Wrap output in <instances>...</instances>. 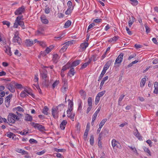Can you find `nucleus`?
<instances>
[{"label":"nucleus","mask_w":158,"mask_h":158,"mask_svg":"<svg viewBox=\"0 0 158 158\" xmlns=\"http://www.w3.org/2000/svg\"><path fill=\"white\" fill-rule=\"evenodd\" d=\"M10 99V95H8L6 98L5 99V104L7 107H8L9 106Z\"/></svg>","instance_id":"16"},{"label":"nucleus","mask_w":158,"mask_h":158,"mask_svg":"<svg viewBox=\"0 0 158 158\" xmlns=\"http://www.w3.org/2000/svg\"><path fill=\"white\" fill-rule=\"evenodd\" d=\"M146 81V78H143L142 79L141 81V82L140 83V86L141 87H142L143 86L145 83V81Z\"/></svg>","instance_id":"25"},{"label":"nucleus","mask_w":158,"mask_h":158,"mask_svg":"<svg viewBox=\"0 0 158 158\" xmlns=\"http://www.w3.org/2000/svg\"><path fill=\"white\" fill-rule=\"evenodd\" d=\"M72 9L71 8H68L67 10L65 11V14L66 15H69L71 12Z\"/></svg>","instance_id":"52"},{"label":"nucleus","mask_w":158,"mask_h":158,"mask_svg":"<svg viewBox=\"0 0 158 158\" xmlns=\"http://www.w3.org/2000/svg\"><path fill=\"white\" fill-rule=\"evenodd\" d=\"M75 115V114L72 113H71V114L70 115H67L68 117L70 118V119L72 120L73 121V119H74V117Z\"/></svg>","instance_id":"40"},{"label":"nucleus","mask_w":158,"mask_h":158,"mask_svg":"<svg viewBox=\"0 0 158 158\" xmlns=\"http://www.w3.org/2000/svg\"><path fill=\"white\" fill-rule=\"evenodd\" d=\"M25 8L24 6H22L18 8L15 12V15H21L25 11Z\"/></svg>","instance_id":"8"},{"label":"nucleus","mask_w":158,"mask_h":158,"mask_svg":"<svg viewBox=\"0 0 158 158\" xmlns=\"http://www.w3.org/2000/svg\"><path fill=\"white\" fill-rule=\"evenodd\" d=\"M45 152V150H43L41 152H36V154L38 155H41L44 154Z\"/></svg>","instance_id":"51"},{"label":"nucleus","mask_w":158,"mask_h":158,"mask_svg":"<svg viewBox=\"0 0 158 158\" xmlns=\"http://www.w3.org/2000/svg\"><path fill=\"white\" fill-rule=\"evenodd\" d=\"M14 54L15 55L17 56H20L21 55V54L19 52L18 50H15Z\"/></svg>","instance_id":"58"},{"label":"nucleus","mask_w":158,"mask_h":158,"mask_svg":"<svg viewBox=\"0 0 158 158\" xmlns=\"http://www.w3.org/2000/svg\"><path fill=\"white\" fill-rule=\"evenodd\" d=\"M88 103L89 106H92V99L91 97H89L88 99Z\"/></svg>","instance_id":"39"},{"label":"nucleus","mask_w":158,"mask_h":158,"mask_svg":"<svg viewBox=\"0 0 158 158\" xmlns=\"http://www.w3.org/2000/svg\"><path fill=\"white\" fill-rule=\"evenodd\" d=\"M144 26H145V28H146V32L147 33H148L149 32H150V28L146 24H145Z\"/></svg>","instance_id":"54"},{"label":"nucleus","mask_w":158,"mask_h":158,"mask_svg":"<svg viewBox=\"0 0 158 158\" xmlns=\"http://www.w3.org/2000/svg\"><path fill=\"white\" fill-rule=\"evenodd\" d=\"M68 89V86H63V87L62 88V91L64 93V92H66L67 90Z\"/></svg>","instance_id":"56"},{"label":"nucleus","mask_w":158,"mask_h":158,"mask_svg":"<svg viewBox=\"0 0 158 158\" xmlns=\"http://www.w3.org/2000/svg\"><path fill=\"white\" fill-rule=\"evenodd\" d=\"M19 33L18 31L15 32L12 41L13 42H17L19 44H20L22 43L21 40V39L19 36Z\"/></svg>","instance_id":"5"},{"label":"nucleus","mask_w":158,"mask_h":158,"mask_svg":"<svg viewBox=\"0 0 158 158\" xmlns=\"http://www.w3.org/2000/svg\"><path fill=\"white\" fill-rule=\"evenodd\" d=\"M100 98L99 97H98V95H97L95 101V105H97L99 102L100 100Z\"/></svg>","instance_id":"47"},{"label":"nucleus","mask_w":158,"mask_h":158,"mask_svg":"<svg viewBox=\"0 0 158 158\" xmlns=\"http://www.w3.org/2000/svg\"><path fill=\"white\" fill-rule=\"evenodd\" d=\"M44 29L43 27H40L37 31L36 34L37 35H41L44 34Z\"/></svg>","instance_id":"21"},{"label":"nucleus","mask_w":158,"mask_h":158,"mask_svg":"<svg viewBox=\"0 0 158 158\" xmlns=\"http://www.w3.org/2000/svg\"><path fill=\"white\" fill-rule=\"evenodd\" d=\"M67 4L69 8H71L72 4V2L70 1H69L68 2Z\"/></svg>","instance_id":"55"},{"label":"nucleus","mask_w":158,"mask_h":158,"mask_svg":"<svg viewBox=\"0 0 158 158\" xmlns=\"http://www.w3.org/2000/svg\"><path fill=\"white\" fill-rule=\"evenodd\" d=\"M23 19V15L18 16L16 18L15 22L14 24V27L17 28L19 25L21 26L23 29L24 28V23L22 20Z\"/></svg>","instance_id":"1"},{"label":"nucleus","mask_w":158,"mask_h":158,"mask_svg":"<svg viewBox=\"0 0 158 158\" xmlns=\"http://www.w3.org/2000/svg\"><path fill=\"white\" fill-rule=\"evenodd\" d=\"M136 56V55L135 54H134L133 55L130 56L128 58V60H130L132 58L135 57Z\"/></svg>","instance_id":"62"},{"label":"nucleus","mask_w":158,"mask_h":158,"mask_svg":"<svg viewBox=\"0 0 158 158\" xmlns=\"http://www.w3.org/2000/svg\"><path fill=\"white\" fill-rule=\"evenodd\" d=\"M111 143L112 147L114 148L115 146L117 147V143H118L115 139H113Z\"/></svg>","instance_id":"27"},{"label":"nucleus","mask_w":158,"mask_h":158,"mask_svg":"<svg viewBox=\"0 0 158 158\" xmlns=\"http://www.w3.org/2000/svg\"><path fill=\"white\" fill-rule=\"evenodd\" d=\"M80 61V60H77L73 61L71 64H69L70 65L69 67L71 68L77 66L79 64Z\"/></svg>","instance_id":"12"},{"label":"nucleus","mask_w":158,"mask_h":158,"mask_svg":"<svg viewBox=\"0 0 158 158\" xmlns=\"http://www.w3.org/2000/svg\"><path fill=\"white\" fill-rule=\"evenodd\" d=\"M25 44L28 46H31L34 44V42L30 39L27 40L25 42Z\"/></svg>","instance_id":"17"},{"label":"nucleus","mask_w":158,"mask_h":158,"mask_svg":"<svg viewBox=\"0 0 158 158\" xmlns=\"http://www.w3.org/2000/svg\"><path fill=\"white\" fill-rule=\"evenodd\" d=\"M71 44V42L70 41H68L67 43H66V44L64 46L66 49L68 48L69 45Z\"/></svg>","instance_id":"61"},{"label":"nucleus","mask_w":158,"mask_h":158,"mask_svg":"<svg viewBox=\"0 0 158 158\" xmlns=\"http://www.w3.org/2000/svg\"><path fill=\"white\" fill-rule=\"evenodd\" d=\"M48 108L47 106L44 107L43 110V113L45 115L48 114Z\"/></svg>","instance_id":"31"},{"label":"nucleus","mask_w":158,"mask_h":158,"mask_svg":"<svg viewBox=\"0 0 158 158\" xmlns=\"http://www.w3.org/2000/svg\"><path fill=\"white\" fill-rule=\"evenodd\" d=\"M62 83H63L64 86H68V83H67V80L65 78H64L62 79Z\"/></svg>","instance_id":"35"},{"label":"nucleus","mask_w":158,"mask_h":158,"mask_svg":"<svg viewBox=\"0 0 158 158\" xmlns=\"http://www.w3.org/2000/svg\"><path fill=\"white\" fill-rule=\"evenodd\" d=\"M58 108H57V109L55 108H52V114L53 117L55 118L57 117V110Z\"/></svg>","instance_id":"13"},{"label":"nucleus","mask_w":158,"mask_h":158,"mask_svg":"<svg viewBox=\"0 0 158 158\" xmlns=\"http://www.w3.org/2000/svg\"><path fill=\"white\" fill-rule=\"evenodd\" d=\"M16 151L19 153H22L23 154H28V152H27L21 149H17Z\"/></svg>","instance_id":"22"},{"label":"nucleus","mask_w":158,"mask_h":158,"mask_svg":"<svg viewBox=\"0 0 158 158\" xmlns=\"http://www.w3.org/2000/svg\"><path fill=\"white\" fill-rule=\"evenodd\" d=\"M68 64L69 63H68L66 65L63 66L61 71H62V72H64V71H65L66 70L70 68L69 66V67H67Z\"/></svg>","instance_id":"33"},{"label":"nucleus","mask_w":158,"mask_h":158,"mask_svg":"<svg viewBox=\"0 0 158 158\" xmlns=\"http://www.w3.org/2000/svg\"><path fill=\"white\" fill-rule=\"evenodd\" d=\"M89 44L87 42H84L81 44L80 48L82 50L81 51L85 50L86 48L88 46Z\"/></svg>","instance_id":"11"},{"label":"nucleus","mask_w":158,"mask_h":158,"mask_svg":"<svg viewBox=\"0 0 158 158\" xmlns=\"http://www.w3.org/2000/svg\"><path fill=\"white\" fill-rule=\"evenodd\" d=\"M5 52L8 55L11 56L12 55L10 50V48L8 46H5L4 47Z\"/></svg>","instance_id":"10"},{"label":"nucleus","mask_w":158,"mask_h":158,"mask_svg":"<svg viewBox=\"0 0 158 158\" xmlns=\"http://www.w3.org/2000/svg\"><path fill=\"white\" fill-rule=\"evenodd\" d=\"M134 135H135L139 139H142V137L140 136V133L138 131L137 129L136 130V132L135 133Z\"/></svg>","instance_id":"23"},{"label":"nucleus","mask_w":158,"mask_h":158,"mask_svg":"<svg viewBox=\"0 0 158 158\" xmlns=\"http://www.w3.org/2000/svg\"><path fill=\"white\" fill-rule=\"evenodd\" d=\"M40 19L42 23L44 24H47L48 23V20L44 16H42Z\"/></svg>","instance_id":"18"},{"label":"nucleus","mask_w":158,"mask_h":158,"mask_svg":"<svg viewBox=\"0 0 158 158\" xmlns=\"http://www.w3.org/2000/svg\"><path fill=\"white\" fill-rule=\"evenodd\" d=\"M15 88L20 89L23 88L22 85L21 84H18L15 82Z\"/></svg>","instance_id":"29"},{"label":"nucleus","mask_w":158,"mask_h":158,"mask_svg":"<svg viewBox=\"0 0 158 158\" xmlns=\"http://www.w3.org/2000/svg\"><path fill=\"white\" fill-rule=\"evenodd\" d=\"M123 55L124 54L123 53H121L117 58L114 63L116 66H119V64H120L123 60Z\"/></svg>","instance_id":"6"},{"label":"nucleus","mask_w":158,"mask_h":158,"mask_svg":"<svg viewBox=\"0 0 158 158\" xmlns=\"http://www.w3.org/2000/svg\"><path fill=\"white\" fill-rule=\"evenodd\" d=\"M69 105L68 107H73V101L69 99Z\"/></svg>","instance_id":"43"},{"label":"nucleus","mask_w":158,"mask_h":158,"mask_svg":"<svg viewBox=\"0 0 158 158\" xmlns=\"http://www.w3.org/2000/svg\"><path fill=\"white\" fill-rule=\"evenodd\" d=\"M30 124L35 128L38 129L40 131L42 132L45 130V127L39 123H36L32 122L30 123Z\"/></svg>","instance_id":"4"},{"label":"nucleus","mask_w":158,"mask_h":158,"mask_svg":"<svg viewBox=\"0 0 158 158\" xmlns=\"http://www.w3.org/2000/svg\"><path fill=\"white\" fill-rule=\"evenodd\" d=\"M7 88L12 93H14L15 90V81H12L10 83L7 84Z\"/></svg>","instance_id":"7"},{"label":"nucleus","mask_w":158,"mask_h":158,"mask_svg":"<svg viewBox=\"0 0 158 158\" xmlns=\"http://www.w3.org/2000/svg\"><path fill=\"white\" fill-rule=\"evenodd\" d=\"M73 110V107H68L67 112L68 113L69 112V113H71V112Z\"/></svg>","instance_id":"63"},{"label":"nucleus","mask_w":158,"mask_h":158,"mask_svg":"<svg viewBox=\"0 0 158 158\" xmlns=\"http://www.w3.org/2000/svg\"><path fill=\"white\" fill-rule=\"evenodd\" d=\"M29 142L31 144H33V143L36 144L38 143V142L37 140L34 139H31L29 140Z\"/></svg>","instance_id":"38"},{"label":"nucleus","mask_w":158,"mask_h":158,"mask_svg":"<svg viewBox=\"0 0 158 158\" xmlns=\"http://www.w3.org/2000/svg\"><path fill=\"white\" fill-rule=\"evenodd\" d=\"M3 122L5 123L7 122L6 119L5 118H2L1 116H0V123H2Z\"/></svg>","instance_id":"50"},{"label":"nucleus","mask_w":158,"mask_h":158,"mask_svg":"<svg viewBox=\"0 0 158 158\" xmlns=\"http://www.w3.org/2000/svg\"><path fill=\"white\" fill-rule=\"evenodd\" d=\"M20 95L21 97L24 98L28 96V95L26 93L25 91H23L20 94Z\"/></svg>","instance_id":"37"},{"label":"nucleus","mask_w":158,"mask_h":158,"mask_svg":"<svg viewBox=\"0 0 158 158\" xmlns=\"http://www.w3.org/2000/svg\"><path fill=\"white\" fill-rule=\"evenodd\" d=\"M125 95L123 94L121 95L118 101V104L119 105H120V103L121 102V101L124 98V97H125Z\"/></svg>","instance_id":"44"},{"label":"nucleus","mask_w":158,"mask_h":158,"mask_svg":"<svg viewBox=\"0 0 158 158\" xmlns=\"http://www.w3.org/2000/svg\"><path fill=\"white\" fill-rule=\"evenodd\" d=\"M59 81H56L53 84L52 86L53 88H54L55 86H57L59 83Z\"/></svg>","instance_id":"46"},{"label":"nucleus","mask_w":158,"mask_h":158,"mask_svg":"<svg viewBox=\"0 0 158 158\" xmlns=\"http://www.w3.org/2000/svg\"><path fill=\"white\" fill-rule=\"evenodd\" d=\"M88 65V63H85L84 64L81 66L80 69H82L86 68Z\"/></svg>","instance_id":"49"},{"label":"nucleus","mask_w":158,"mask_h":158,"mask_svg":"<svg viewBox=\"0 0 158 158\" xmlns=\"http://www.w3.org/2000/svg\"><path fill=\"white\" fill-rule=\"evenodd\" d=\"M70 68V69L68 73V75L70 77H72L74 75L75 72H74V68L73 67H71Z\"/></svg>","instance_id":"15"},{"label":"nucleus","mask_w":158,"mask_h":158,"mask_svg":"<svg viewBox=\"0 0 158 158\" xmlns=\"http://www.w3.org/2000/svg\"><path fill=\"white\" fill-rule=\"evenodd\" d=\"M96 55H94L92 57V59L94 61H95L97 60L96 58Z\"/></svg>","instance_id":"64"},{"label":"nucleus","mask_w":158,"mask_h":158,"mask_svg":"<svg viewBox=\"0 0 158 158\" xmlns=\"http://www.w3.org/2000/svg\"><path fill=\"white\" fill-rule=\"evenodd\" d=\"M128 147L130 148L131 150L135 152H137V151L135 147H134L133 148L132 147H131L130 146H128Z\"/></svg>","instance_id":"57"},{"label":"nucleus","mask_w":158,"mask_h":158,"mask_svg":"<svg viewBox=\"0 0 158 158\" xmlns=\"http://www.w3.org/2000/svg\"><path fill=\"white\" fill-rule=\"evenodd\" d=\"M131 2V4L133 6H136L137 5L138 2L137 0H130Z\"/></svg>","instance_id":"42"},{"label":"nucleus","mask_w":158,"mask_h":158,"mask_svg":"<svg viewBox=\"0 0 158 158\" xmlns=\"http://www.w3.org/2000/svg\"><path fill=\"white\" fill-rule=\"evenodd\" d=\"M71 22L70 20H68L65 23L64 27L65 28H68L71 25Z\"/></svg>","instance_id":"28"},{"label":"nucleus","mask_w":158,"mask_h":158,"mask_svg":"<svg viewBox=\"0 0 158 158\" xmlns=\"http://www.w3.org/2000/svg\"><path fill=\"white\" fill-rule=\"evenodd\" d=\"M2 23L4 25H6L8 27H9L10 23L9 22L6 21H3L2 22Z\"/></svg>","instance_id":"48"},{"label":"nucleus","mask_w":158,"mask_h":158,"mask_svg":"<svg viewBox=\"0 0 158 158\" xmlns=\"http://www.w3.org/2000/svg\"><path fill=\"white\" fill-rule=\"evenodd\" d=\"M80 94L81 96L85 95V96L86 93L83 90H81L80 91Z\"/></svg>","instance_id":"60"},{"label":"nucleus","mask_w":158,"mask_h":158,"mask_svg":"<svg viewBox=\"0 0 158 158\" xmlns=\"http://www.w3.org/2000/svg\"><path fill=\"white\" fill-rule=\"evenodd\" d=\"M143 149L144 151L145 152L148 153L150 156H151V152H150V150L148 148H147L146 147H144Z\"/></svg>","instance_id":"36"},{"label":"nucleus","mask_w":158,"mask_h":158,"mask_svg":"<svg viewBox=\"0 0 158 158\" xmlns=\"http://www.w3.org/2000/svg\"><path fill=\"white\" fill-rule=\"evenodd\" d=\"M67 123V121L66 120H64L61 122L60 125V127L62 130H64L65 127V126Z\"/></svg>","instance_id":"20"},{"label":"nucleus","mask_w":158,"mask_h":158,"mask_svg":"<svg viewBox=\"0 0 158 158\" xmlns=\"http://www.w3.org/2000/svg\"><path fill=\"white\" fill-rule=\"evenodd\" d=\"M107 118H105L103 119L101 122L99 124V126L101 127H102L103 125L107 121Z\"/></svg>","instance_id":"32"},{"label":"nucleus","mask_w":158,"mask_h":158,"mask_svg":"<svg viewBox=\"0 0 158 158\" xmlns=\"http://www.w3.org/2000/svg\"><path fill=\"white\" fill-rule=\"evenodd\" d=\"M59 59L58 55L57 54L53 55L52 60L55 63H57Z\"/></svg>","instance_id":"19"},{"label":"nucleus","mask_w":158,"mask_h":158,"mask_svg":"<svg viewBox=\"0 0 158 158\" xmlns=\"http://www.w3.org/2000/svg\"><path fill=\"white\" fill-rule=\"evenodd\" d=\"M132 20H129L128 22V25L129 27H131L132 24L134 22V19H135V18L133 16H131Z\"/></svg>","instance_id":"30"},{"label":"nucleus","mask_w":158,"mask_h":158,"mask_svg":"<svg viewBox=\"0 0 158 158\" xmlns=\"http://www.w3.org/2000/svg\"><path fill=\"white\" fill-rule=\"evenodd\" d=\"M126 30L128 34L130 35L132 34V32L130 31L129 29L127 27H126Z\"/></svg>","instance_id":"59"},{"label":"nucleus","mask_w":158,"mask_h":158,"mask_svg":"<svg viewBox=\"0 0 158 158\" xmlns=\"http://www.w3.org/2000/svg\"><path fill=\"white\" fill-rule=\"evenodd\" d=\"M7 136L10 138L12 137V139L14 140H15L16 138H14V136H15V135L12 132H9L7 133Z\"/></svg>","instance_id":"26"},{"label":"nucleus","mask_w":158,"mask_h":158,"mask_svg":"<svg viewBox=\"0 0 158 158\" xmlns=\"http://www.w3.org/2000/svg\"><path fill=\"white\" fill-rule=\"evenodd\" d=\"M89 141L90 144L93 145L94 143V137L93 135H91Z\"/></svg>","instance_id":"34"},{"label":"nucleus","mask_w":158,"mask_h":158,"mask_svg":"<svg viewBox=\"0 0 158 158\" xmlns=\"http://www.w3.org/2000/svg\"><path fill=\"white\" fill-rule=\"evenodd\" d=\"M14 110L18 111H21L22 112H23L24 111V110L20 106H18L17 107H16L13 109Z\"/></svg>","instance_id":"24"},{"label":"nucleus","mask_w":158,"mask_h":158,"mask_svg":"<svg viewBox=\"0 0 158 158\" xmlns=\"http://www.w3.org/2000/svg\"><path fill=\"white\" fill-rule=\"evenodd\" d=\"M40 75H41L42 79L45 81L44 85L46 86H48V81L46 79V78L48 77L47 71L46 69H44L40 71Z\"/></svg>","instance_id":"3"},{"label":"nucleus","mask_w":158,"mask_h":158,"mask_svg":"<svg viewBox=\"0 0 158 158\" xmlns=\"http://www.w3.org/2000/svg\"><path fill=\"white\" fill-rule=\"evenodd\" d=\"M105 91H102L99 92L98 94L97 95H98V97L100 98L102 96L104 95V94L105 93Z\"/></svg>","instance_id":"41"},{"label":"nucleus","mask_w":158,"mask_h":158,"mask_svg":"<svg viewBox=\"0 0 158 158\" xmlns=\"http://www.w3.org/2000/svg\"><path fill=\"white\" fill-rule=\"evenodd\" d=\"M50 8L49 7L46 6V7L45 9V12L46 14H48L50 12Z\"/></svg>","instance_id":"53"},{"label":"nucleus","mask_w":158,"mask_h":158,"mask_svg":"<svg viewBox=\"0 0 158 158\" xmlns=\"http://www.w3.org/2000/svg\"><path fill=\"white\" fill-rule=\"evenodd\" d=\"M24 119L26 121L31 122L32 120V118L31 115L27 114L25 116Z\"/></svg>","instance_id":"14"},{"label":"nucleus","mask_w":158,"mask_h":158,"mask_svg":"<svg viewBox=\"0 0 158 158\" xmlns=\"http://www.w3.org/2000/svg\"><path fill=\"white\" fill-rule=\"evenodd\" d=\"M112 62V60H110L107 61L106 63L104 65L102 71L106 72V71L109 68Z\"/></svg>","instance_id":"9"},{"label":"nucleus","mask_w":158,"mask_h":158,"mask_svg":"<svg viewBox=\"0 0 158 158\" xmlns=\"http://www.w3.org/2000/svg\"><path fill=\"white\" fill-rule=\"evenodd\" d=\"M19 120L18 116L13 113H10L8 116V121L10 123H14L15 122V120Z\"/></svg>","instance_id":"2"},{"label":"nucleus","mask_w":158,"mask_h":158,"mask_svg":"<svg viewBox=\"0 0 158 158\" xmlns=\"http://www.w3.org/2000/svg\"><path fill=\"white\" fill-rule=\"evenodd\" d=\"M106 72L104 71H102L99 77V79L98 80V81H99L101 79L102 77H103L104 74H105Z\"/></svg>","instance_id":"45"}]
</instances>
